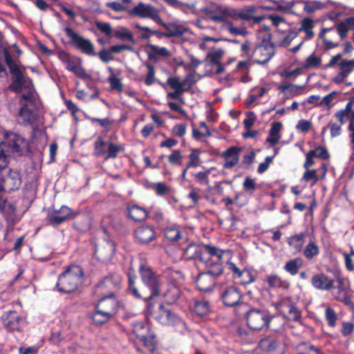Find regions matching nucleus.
I'll return each mask as SVG.
<instances>
[{
    "instance_id": "nucleus-31",
    "label": "nucleus",
    "mask_w": 354,
    "mask_h": 354,
    "mask_svg": "<svg viewBox=\"0 0 354 354\" xmlns=\"http://www.w3.org/2000/svg\"><path fill=\"white\" fill-rule=\"evenodd\" d=\"M295 348L297 354H324L320 348L308 342H301Z\"/></svg>"
},
{
    "instance_id": "nucleus-5",
    "label": "nucleus",
    "mask_w": 354,
    "mask_h": 354,
    "mask_svg": "<svg viewBox=\"0 0 354 354\" xmlns=\"http://www.w3.org/2000/svg\"><path fill=\"white\" fill-rule=\"evenodd\" d=\"M120 275L111 274L104 277L94 288L93 292L97 296L115 297V293L121 288Z\"/></svg>"
},
{
    "instance_id": "nucleus-40",
    "label": "nucleus",
    "mask_w": 354,
    "mask_h": 354,
    "mask_svg": "<svg viewBox=\"0 0 354 354\" xmlns=\"http://www.w3.org/2000/svg\"><path fill=\"white\" fill-rule=\"evenodd\" d=\"M325 318L328 326L333 328L336 326L337 315L333 308L330 307H327L326 308Z\"/></svg>"
},
{
    "instance_id": "nucleus-57",
    "label": "nucleus",
    "mask_w": 354,
    "mask_h": 354,
    "mask_svg": "<svg viewBox=\"0 0 354 354\" xmlns=\"http://www.w3.org/2000/svg\"><path fill=\"white\" fill-rule=\"evenodd\" d=\"M145 66H147V68L148 69V73L145 80V82L147 86H150V85L153 84L155 82V77H154L155 70H154L153 66L149 63H147L145 64Z\"/></svg>"
},
{
    "instance_id": "nucleus-62",
    "label": "nucleus",
    "mask_w": 354,
    "mask_h": 354,
    "mask_svg": "<svg viewBox=\"0 0 354 354\" xmlns=\"http://www.w3.org/2000/svg\"><path fill=\"white\" fill-rule=\"evenodd\" d=\"M151 48L153 52L157 55H160L165 58L171 56V53L166 48H160L157 46H151Z\"/></svg>"
},
{
    "instance_id": "nucleus-34",
    "label": "nucleus",
    "mask_w": 354,
    "mask_h": 354,
    "mask_svg": "<svg viewBox=\"0 0 354 354\" xmlns=\"http://www.w3.org/2000/svg\"><path fill=\"white\" fill-rule=\"evenodd\" d=\"M281 127L282 124L281 122H273L270 129L269 136L266 139V142H269L272 146L277 145L280 139L279 132Z\"/></svg>"
},
{
    "instance_id": "nucleus-23",
    "label": "nucleus",
    "mask_w": 354,
    "mask_h": 354,
    "mask_svg": "<svg viewBox=\"0 0 354 354\" xmlns=\"http://www.w3.org/2000/svg\"><path fill=\"white\" fill-rule=\"evenodd\" d=\"M72 217V210L66 206H62L59 209H54V214L49 216L48 219L52 225H57Z\"/></svg>"
},
{
    "instance_id": "nucleus-54",
    "label": "nucleus",
    "mask_w": 354,
    "mask_h": 354,
    "mask_svg": "<svg viewBox=\"0 0 354 354\" xmlns=\"http://www.w3.org/2000/svg\"><path fill=\"white\" fill-rule=\"evenodd\" d=\"M223 54V51L218 50L214 53H209L206 56V59H209V65L213 66L219 64V60Z\"/></svg>"
},
{
    "instance_id": "nucleus-61",
    "label": "nucleus",
    "mask_w": 354,
    "mask_h": 354,
    "mask_svg": "<svg viewBox=\"0 0 354 354\" xmlns=\"http://www.w3.org/2000/svg\"><path fill=\"white\" fill-rule=\"evenodd\" d=\"M267 282L269 286L272 288L280 287L281 286V279L275 274L268 276Z\"/></svg>"
},
{
    "instance_id": "nucleus-41",
    "label": "nucleus",
    "mask_w": 354,
    "mask_h": 354,
    "mask_svg": "<svg viewBox=\"0 0 354 354\" xmlns=\"http://www.w3.org/2000/svg\"><path fill=\"white\" fill-rule=\"evenodd\" d=\"M106 146L108 147V143L104 141L102 137H98L95 142V156L100 157L105 154Z\"/></svg>"
},
{
    "instance_id": "nucleus-25",
    "label": "nucleus",
    "mask_w": 354,
    "mask_h": 354,
    "mask_svg": "<svg viewBox=\"0 0 354 354\" xmlns=\"http://www.w3.org/2000/svg\"><path fill=\"white\" fill-rule=\"evenodd\" d=\"M135 236L140 243H147L156 239V232L152 227L145 225L136 230Z\"/></svg>"
},
{
    "instance_id": "nucleus-46",
    "label": "nucleus",
    "mask_w": 354,
    "mask_h": 354,
    "mask_svg": "<svg viewBox=\"0 0 354 354\" xmlns=\"http://www.w3.org/2000/svg\"><path fill=\"white\" fill-rule=\"evenodd\" d=\"M122 150H123L122 147L115 145L112 142L108 143L107 155L104 158V160L116 158L117 153Z\"/></svg>"
},
{
    "instance_id": "nucleus-51",
    "label": "nucleus",
    "mask_w": 354,
    "mask_h": 354,
    "mask_svg": "<svg viewBox=\"0 0 354 354\" xmlns=\"http://www.w3.org/2000/svg\"><path fill=\"white\" fill-rule=\"evenodd\" d=\"M336 301L343 303L353 312V315H354V298L349 292L339 297Z\"/></svg>"
},
{
    "instance_id": "nucleus-26",
    "label": "nucleus",
    "mask_w": 354,
    "mask_h": 354,
    "mask_svg": "<svg viewBox=\"0 0 354 354\" xmlns=\"http://www.w3.org/2000/svg\"><path fill=\"white\" fill-rule=\"evenodd\" d=\"M33 93H24L21 96L20 104L21 107L20 108L18 115L22 118L24 122H28L30 120L32 112L27 108L29 104L32 102Z\"/></svg>"
},
{
    "instance_id": "nucleus-8",
    "label": "nucleus",
    "mask_w": 354,
    "mask_h": 354,
    "mask_svg": "<svg viewBox=\"0 0 354 354\" xmlns=\"http://www.w3.org/2000/svg\"><path fill=\"white\" fill-rule=\"evenodd\" d=\"M259 348L267 354H284L286 345L282 337L266 335L258 342Z\"/></svg>"
},
{
    "instance_id": "nucleus-13",
    "label": "nucleus",
    "mask_w": 354,
    "mask_h": 354,
    "mask_svg": "<svg viewBox=\"0 0 354 354\" xmlns=\"http://www.w3.org/2000/svg\"><path fill=\"white\" fill-rule=\"evenodd\" d=\"M139 272L142 282L147 285L151 290L152 296H157L160 294V280L159 275L157 274L151 267H140Z\"/></svg>"
},
{
    "instance_id": "nucleus-63",
    "label": "nucleus",
    "mask_w": 354,
    "mask_h": 354,
    "mask_svg": "<svg viewBox=\"0 0 354 354\" xmlns=\"http://www.w3.org/2000/svg\"><path fill=\"white\" fill-rule=\"evenodd\" d=\"M257 117L253 112H248L246 118L243 120V124L245 129H250L254 124Z\"/></svg>"
},
{
    "instance_id": "nucleus-15",
    "label": "nucleus",
    "mask_w": 354,
    "mask_h": 354,
    "mask_svg": "<svg viewBox=\"0 0 354 354\" xmlns=\"http://www.w3.org/2000/svg\"><path fill=\"white\" fill-rule=\"evenodd\" d=\"M274 54V46L270 41L263 40L252 51L255 62L263 64L268 62Z\"/></svg>"
},
{
    "instance_id": "nucleus-17",
    "label": "nucleus",
    "mask_w": 354,
    "mask_h": 354,
    "mask_svg": "<svg viewBox=\"0 0 354 354\" xmlns=\"http://www.w3.org/2000/svg\"><path fill=\"white\" fill-rule=\"evenodd\" d=\"M233 271V278L238 279V282L242 285H248L254 282L257 274L252 267H243L242 269L239 267H230Z\"/></svg>"
},
{
    "instance_id": "nucleus-19",
    "label": "nucleus",
    "mask_w": 354,
    "mask_h": 354,
    "mask_svg": "<svg viewBox=\"0 0 354 354\" xmlns=\"http://www.w3.org/2000/svg\"><path fill=\"white\" fill-rule=\"evenodd\" d=\"M101 299L95 305L98 308L113 317L118 313L119 303L116 297L100 296Z\"/></svg>"
},
{
    "instance_id": "nucleus-37",
    "label": "nucleus",
    "mask_w": 354,
    "mask_h": 354,
    "mask_svg": "<svg viewBox=\"0 0 354 354\" xmlns=\"http://www.w3.org/2000/svg\"><path fill=\"white\" fill-rule=\"evenodd\" d=\"M315 26L314 21L310 18H304L301 21V27L299 28V32H304L306 35V37L308 39H312L315 34L313 32L312 29Z\"/></svg>"
},
{
    "instance_id": "nucleus-48",
    "label": "nucleus",
    "mask_w": 354,
    "mask_h": 354,
    "mask_svg": "<svg viewBox=\"0 0 354 354\" xmlns=\"http://www.w3.org/2000/svg\"><path fill=\"white\" fill-rule=\"evenodd\" d=\"M225 23L227 25V28L231 34H232L234 35H242V36H245L248 34V31L246 30V29L245 28L234 27L233 25V23L232 21H229L227 20V21H225Z\"/></svg>"
},
{
    "instance_id": "nucleus-24",
    "label": "nucleus",
    "mask_w": 354,
    "mask_h": 354,
    "mask_svg": "<svg viewBox=\"0 0 354 354\" xmlns=\"http://www.w3.org/2000/svg\"><path fill=\"white\" fill-rule=\"evenodd\" d=\"M335 277L337 278V285L333 287L332 295L335 300L341 297L350 291V286L348 281L339 275V271H335Z\"/></svg>"
},
{
    "instance_id": "nucleus-50",
    "label": "nucleus",
    "mask_w": 354,
    "mask_h": 354,
    "mask_svg": "<svg viewBox=\"0 0 354 354\" xmlns=\"http://www.w3.org/2000/svg\"><path fill=\"white\" fill-rule=\"evenodd\" d=\"M199 151L193 149L189 155V162L187 165V168L198 167L199 165Z\"/></svg>"
},
{
    "instance_id": "nucleus-55",
    "label": "nucleus",
    "mask_w": 354,
    "mask_h": 354,
    "mask_svg": "<svg viewBox=\"0 0 354 354\" xmlns=\"http://www.w3.org/2000/svg\"><path fill=\"white\" fill-rule=\"evenodd\" d=\"M318 252H319V249H318V247L317 246V245L315 244L314 243L311 242L306 245V247L304 251V254L307 258L311 259L315 255L317 254Z\"/></svg>"
},
{
    "instance_id": "nucleus-38",
    "label": "nucleus",
    "mask_w": 354,
    "mask_h": 354,
    "mask_svg": "<svg viewBox=\"0 0 354 354\" xmlns=\"http://www.w3.org/2000/svg\"><path fill=\"white\" fill-rule=\"evenodd\" d=\"M114 36L121 40H127L135 43L133 33L124 27H120L118 30H113Z\"/></svg>"
},
{
    "instance_id": "nucleus-49",
    "label": "nucleus",
    "mask_w": 354,
    "mask_h": 354,
    "mask_svg": "<svg viewBox=\"0 0 354 354\" xmlns=\"http://www.w3.org/2000/svg\"><path fill=\"white\" fill-rule=\"evenodd\" d=\"M309 152H313L314 158H319L322 160H327L329 158L327 149L321 146L317 147L314 149L309 151Z\"/></svg>"
},
{
    "instance_id": "nucleus-32",
    "label": "nucleus",
    "mask_w": 354,
    "mask_h": 354,
    "mask_svg": "<svg viewBox=\"0 0 354 354\" xmlns=\"http://www.w3.org/2000/svg\"><path fill=\"white\" fill-rule=\"evenodd\" d=\"M90 317L96 326L105 324L113 318L106 313L98 308L97 306H95L94 312Z\"/></svg>"
},
{
    "instance_id": "nucleus-21",
    "label": "nucleus",
    "mask_w": 354,
    "mask_h": 354,
    "mask_svg": "<svg viewBox=\"0 0 354 354\" xmlns=\"http://www.w3.org/2000/svg\"><path fill=\"white\" fill-rule=\"evenodd\" d=\"M311 283L315 289L329 290L334 287V279L324 273H318L312 277Z\"/></svg>"
},
{
    "instance_id": "nucleus-30",
    "label": "nucleus",
    "mask_w": 354,
    "mask_h": 354,
    "mask_svg": "<svg viewBox=\"0 0 354 354\" xmlns=\"http://www.w3.org/2000/svg\"><path fill=\"white\" fill-rule=\"evenodd\" d=\"M128 215L132 220L141 222L147 218V212L145 209L137 205H132L128 207Z\"/></svg>"
},
{
    "instance_id": "nucleus-36",
    "label": "nucleus",
    "mask_w": 354,
    "mask_h": 354,
    "mask_svg": "<svg viewBox=\"0 0 354 354\" xmlns=\"http://www.w3.org/2000/svg\"><path fill=\"white\" fill-rule=\"evenodd\" d=\"M210 303L207 300L196 301L194 310L199 316H204L210 312Z\"/></svg>"
},
{
    "instance_id": "nucleus-45",
    "label": "nucleus",
    "mask_w": 354,
    "mask_h": 354,
    "mask_svg": "<svg viewBox=\"0 0 354 354\" xmlns=\"http://www.w3.org/2000/svg\"><path fill=\"white\" fill-rule=\"evenodd\" d=\"M165 236L171 241H176L180 237V232L175 227H167L164 232Z\"/></svg>"
},
{
    "instance_id": "nucleus-53",
    "label": "nucleus",
    "mask_w": 354,
    "mask_h": 354,
    "mask_svg": "<svg viewBox=\"0 0 354 354\" xmlns=\"http://www.w3.org/2000/svg\"><path fill=\"white\" fill-rule=\"evenodd\" d=\"M97 55L100 60L104 63H108L114 59L113 53L111 51L110 48L109 49L103 48L102 50H100L97 53Z\"/></svg>"
},
{
    "instance_id": "nucleus-10",
    "label": "nucleus",
    "mask_w": 354,
    "mask_h": 354,
    "mask_svg": "<svg viewBox=\"0 0 354 354\" xmlns=\"http://www.w3.org/2000/svg\"><path fill=\"white\" fill-rule=\"evenodd\" d=\"M0 320L8 333L23 331L24 320L16 310L5 311L1 316Z\"/></svg>"
},
{
    "instance_id": "nucleus-56",
    "label": "nucleus",
    "mask_w": 354,
    "mask_h": 354,
    "mask_svg": "<svg viewBox=\"0 0 354 354\" xmlns=\"http://www.w3.org/2000/svg\"><path fill=\"white\" fill-rule=\"evenodd\" d=\"M152 189H154L156 194L160 196H165L170 191V188L163 183L153 184Z\"/></svg>"
},
{
    "instance_id": "nucleus-16",
    "label": "nucleus",
    "mask_w": 354,
    "mask_h": 354,
    "mask_svg": "<svg viewBox=\"0 0 354 354\" xmlns=\"http://www.w3.org/2000/svg\"><path fill=\"white\" fill-rule=\"evenodd\" d=\"M131 16L140 18H149L155 22L160 21L158 10L151 4L140 2L133 8L128 11Z\"/></svg>"
},
{
    "instance_id": "nucleus-47",
    "label": "nucleus",
    "mask_w": 354,
    "mask_h": 354,
    "mask_svg": "<svg viewBox=\"0 0 354 354\" xmlns=\"http://www.w3.org/2000/svg\"><path fill=\"white\" fill-rule=\"evenodd\" d=\"M302 179L306 182L312 180V185H315L319 180L317 170L306 169Z\"/></svg>"
},
{
    "instance_id": "nucleus-64",
    "label": "nucleus",
    "mask_w": 354,
    "mask_h": 354,
    "mask_svg": "<svg viewBox=\"0 0 354 354\" xmlns=\"http://www.w3.org/2000/svg\"><path fill=\"white\" fill-rule=\"evenodd\" d=\"M354 330V323L343 322L342 328L341 330L342 335L344 337L349 335Z\"/></svg>"
},
{
    "instance_id": "nucleus-44",
    "label": "nucleus",
    "mask_w": 354,
    "mask_h": 354,
    "mask_svg": "<svg viewBox=\"0 0 354 354\" xmlns=\"http://www.w3.org/2000/svg\"><path fill=\"white\" fill-rule=\"evenodd\" d=\"M95 26L106 36H111L113 33L114 30H113L112 27L109 23L95 21Z\"/></svg>"
},
{
    "instance_id": "nucleus-35",
    "label": "nucleus",
    "mask_w": 354,
    "mask_h": 354,
    "mask_svg": "<svg viewBox=\"0 0 354 354\" xmlns=\"http://www.w3.org/2000/svg\"><path fill=\"white\" fill-rule=\"evenodd\" d=\"M129 287L128 291L129 294H131L136 298H142L140 295L138 290L135 286V279H136V274L132 267H130L127 272Z\"/></svg>"
},
{
    "instance_id": "nucleus-9",
    "label": "nucleus",
    "mask_w": 354,
    "mask_h": 354,
    "mask_svg": "<svg viewBox=\"0 0 354 354\" xmlns=\"http://www.w3.org/2000/svg\"><path fill=\"white\" fill-rule=\"evenodd\" d=\"M276 308L288 320L297 322L301 318V311L290 297H282L276 304Z\"/></svg>"
},
{
    "instance_id": "nucleus-3",
    "label": "nucleus",
    "mask_w": 354,
    "mask_h": 354,
    "mask_svg": "<svg viewBox=\"0 0 354 354\" xmlns=\"http://www.w3.org/2000/svg\"><path fill=\"white\" fill-rule=\"evenodd\" d=\"M84 281V272L82 267H67L66 270L59 274L57 287L61 292L71 293Z\"/></svg>"
},
{
    "instance_id": "nucleus-6",
    "label": "nucleus",
    "mask_w": 354,
    "mask_h": 354,
    "mask_svg": "<svg viewBox=\"0 0 354 354\" xmlns=\"http://www.w3.org/2000/svg\"><path fill=\"white\" fill-rule=\"evenodd\" d=\"M223 272L222 267H209L207 270L200 272L196 280L198 289L204 292H212L217 277Z\"/></svg>"
},
{
    "instance_id": "nucleus-39",
    "label": "nucleus",
    "mask_w": 354,
    "mask_h": 354,
    "mask_svg": "<svg viewBox=\"0 0 354 354\" xmlns=\"http://www.w3.org/2000/svg\"><path fill=\"white\" fill-rule=\"evenodd\" d=\"M339 73L348 77V75L354 70V61L353 59H343L338 63Z\"/></svg>"
},
{
    "instance_id": "nucleus-29",
    "label": "nucleus",
    "mask_w": 354,
    "mask_h": 354,
    "mask_svg": "<svg viewBox=\"0 0 354 354\" xmlns=\"http://www.w3.org/2000/svg\"><path fill=\"white\" fill-rule=\"evenodd\" d=\"M202 249L203 244L198 245L195 243H190L185 250V257L187 259H198L201 262H204L205 260L203 257Z\"/></svg>"
},
{
    "instance_id": "nucleus-27",
    "label": "nucleus",
    "mask_w": 354,
    "mask_h": 354,
    "mask_svg": "<svg viewBox=\"0 0 354 354\" xmlns=\"http://www.w3.org/2000/svg\"><path fill=\"white\" fill-rule=\"evenodd\" d=\"M1 181L3 185V190L8 191L18 189L21 183L19 174L17 171H10Z\"/></svg>"
},
{
    "instance_id": "nucleus-1",
    "label": "nucleus",
    "mask_w": 354,
    "mask_h": 354,
    "mask_svg": "<svg viewBox=\"0 0 354 354\" xmlns=\"http://www.w3.org/2000/svg\"><path fill=\"white\" fill-rule=\"evenodd\" d=\"M203 13L214 22H225L228 19L245 21H252L258 24L265 19L264 16H256L257 9L249 6L242 9H235L210 3L202 9Z\"/></svg>"
},
{
    "instance_id": "nucleus-11",
    "label": "nucleus",
    "mask_w": 354,
    "mask_h": 354,
    "mask_svg": "<svg viewBox=\"0 0 354 354\" xmlns=\"http://www.w3.org/2000/svg\"><path fill=\"white\" fill-rule=\"evenodd\" d=\"M12 77V83L9 86V89L16 93H20L22 88H24L30 93H32L33 85L32 80L26 77L23 71L18 66L10 71Z\"/></svg>"
},
{
    "instance_id": "nucleus-33",
    "label": "nucleus",
    "mask_w": 354,
    "mask_h": 354,
    "mask_svg": "<svg viewBox=\"0 0 354 354\" xmlns=\"http://www.w3.org/2000/svg\"><path fill=\"white\" fill-rule=\"evenodd\" d=\"M132 332L136 335V339L145 336L149 335L153 331L150 327L142 322H134L132 324Z\"/></svg>"
},
{
    "instance_id": "nucleus-18",
    "label": "nucleus",
    "mask_w": 354,
    "mask_h": 354,
    "mask_svg": "<svg viewBox=\"0 0 354 354\" xmlns=\"http://www.w3.org/2000/svg\"><path fill=\"white\" fill-rule=\"evenodd\" d=\"M203 248H204L212 257L216 259L217 261L214 263V265L229 263L230 266H234L233 263L229 262L231 255L230 250H221L216 247L205 244H203Z\"/></svg>"
},
{
    "instance_id": "nucleus-4",
    "label": "nucleus",
    "mask_w": 354,
    "mask_h": 354,
    "mask_svg": "<svg viewBox=\"0 0 354 354\" xmlns=\"http://www.w3.org/2000/svg\"><path fill=\"white\" fill-rule=\"evenodd\" d=\"M354 29V17H348L343 21L337 23L334 27L332 28H323L319 34V38L322 39L325 50H328L337 47L339 44L338 42H333L326 37V32H337L341 40L347 37L348 30Z\"/></svg>"
},
{
    "instance_id": "nucleus-43",
    "label": "nucleus",
    "mask_w": 354,
    "mask_h": 354,
    "mask_svg": "<svg viewBox=\"0 0 354 354\" xmlns=\"http://www.w3.org/2000/svg\"><path fill=\"white\" fill-rule=\"evenodd\" d=\"M322 59L315 53L311 54L310 56L307 57L306 59V62L304 64V68H319L321 65Z\"/></svg>"
},
{
    "instance_id": "nucleus-42",
    "label": "nucleus",
    "mask_w": 354,
    "mask_h": 354,
    "mask_svg": "<svg viewBox=\"0 0 354 354\" xmlns=\"http://www.w3.org/2000/svg\"><path fill=\"white\" fill-rule=\"evenodd\" d=\"M304 234L300 233L289 238L288 243L299 251L304 244Z\"/></svg>"
},
{
    "instance_id": "nucleus-28",
    "label": "nucleus",
    "mask_w": 354,
    "mask_h": 354,
    "mask_svg": "<svg viewBox=\"0 0 354 354\" xmlns=\"http://www.w3.org/2000/svg\"><path fill=\"white\" fill-rule=\"evenodd\" d=\"M9 146L13 153L20 156L26 151L28 143L21 136L14 134L9 141Z\"/></svg>"
},
{
    "instance_id": "nucleus-20",
    "label": "nucleus",
    "mask_w": 354,
    "mask_h": 354,
    "mask_svg": "<svg viewBox=\"0 0 354 354\" xmlns=\"http://www.w3.org/2000/svg\"><path fill=\"white\" fill-rule=\"evenodd\" d=\"M114 244L113 242L106 241L97 246L95 250V256L101 263H108L114 253Z\"/></svg>"
},
{
    "instance_id": "nucleus-59",
    "label": "nucleus",
    "mask_w": 354,
    "mask_h": 354,
    "mask_svg": "<svg viewBox=\"0 0 354 354\" xmlns=\"http://www.w3.org/2000/svg\"><path fill=\"white\" fill-rule=\"evenodd\" d=\"M243 186L244 189L250 194H252L257 189V185L254 180L250 177L245 178Z\"/></svg>"
},
{
    "instance_id": "nucleus-22",
    "label": "nucleus",
    "mask_w": 354,
    "mask_h": 354,
    "mask_svg": "<svg viewBox=\"0 0 354 354\" xmlns=\"http://www.w3.org/2000/svg\"><path fill=\"white\" fill-rule=\"evenodd\" d=\"M241 151V148L237 147H231L226 151H223L222 156L225 160L223 164V167L225 169H230L234 167L239 162V153Z\"/></svg>"
},
{
    "instance_id": "nucleus-7",
    "label": "nucleus",
    "mask_w": 354,
    "mask_h": 354,
    "mask_svg": "<svg viewBox=\"0 0 354 354\" xmlns=\"http://www.w3.org/2000/svg\"><path fill=\"white\" fill-rule=\"evenodd\" d=\"M152 304H149L148 311L151 317L162 325H173L178 322L179 317L171 310L163 304H159L156 309L152 310Z\"/></svg>"
},
{
    "instance_id": "nucleus-2",
    "label": "nucleus",
    "mask_w": 354,
    "mask_h": 354,
    "mask_svg": "<svg viewBox=\"0 0 354 354\" xmlns=\"http://www.w3.org/2000/svg\"><path fill=\"white\" fill-rule=\"evenodd\" d=\"M235 313L237 316L245 318L246 325L252 330L259 331L264 328L273 331L279 330L273 324L274 319L277 317L270 315L265 309L254 307L248 303H243L235 310Z\"/></svg>"
},
{
    "instance_id": "nucleus-58",
    "label": "nucleus",
    "mask_w": 354,
    "mask_h": 354,
    "mask_svg": "<svg viewBox=\"0 0 354 354\" xmlns=\"http://www.w3.org/2000/svg\"><path fill=\"white\" fill-rule=\"evenodd\" d=\"M252 43L249 40H246L244 43L241 44V50L243 54V56L247 57L250 61L253 59L252 53H250Z\"/></svg>"
},
{
    "instance_id": "nucleus-60",
    "label": "nucleus",
    "mask_w": 354,
    "mask_h": 354,
    "mask_svg": "<svg viewBox=\"0 0 354 354\" xmlns=\"http://www.w3.org/2000/svg\"><path fill=\"white\" fill-rule=\"evenodd\" d=\"M298 32L295 30H290L288 35L283 39V40L279 44L281 46H288L290 44V42L297 37Z\"/></svg>"
},
{
    "instance_id": "nucleus-52",
    "label": "nucleus",
    "mask_w": 354,
    "mask_h": 354,
    "mask_svg": "<svg viewBox=\"0 0 354 354\" xmlns=\"http://www.w3.org/2000/svg\"><path fill=\"white\" fill-rule=\"evenodd\" d=\"M108 81L113 90H115L118 93H121L123 91V84L120 80L116 77L113 74L109 77Z\"/></svg>"
},
{
    "instance_id": "nucleus-12",
    "label": "nucleus",
    "mask_w": 354,
    "mask_h": 354,
    "mask_svg": "<svg viewBox=\"0 0 354 354\" xmlns=\"http://www.w3.org/2000/svg\"><path fill=\"white\" fill-rule=\"evenodd\" d=\"M64 31L69 38H71V43L75 48L81 50L83 53L90 55H96L94 50V46L92 42L87 39L80 36L77 33L74 32L72 28L66 27Z\"/></svg>"
},
{
    "instance_id": "nucleus-14",
    "label": "nucleus",
    "mask_w": 354,
    "mask_h": 354,
    "mask_svg": "<svg viewBox=\"0 0 354 354\" xmlns=\"http://www.w3.org/2000/svg\"><path fill=\"white\" fill-rule=\"evenodd\" d=\"M243 297L240 289L234 286L225 287L220 294V299L223 305L227 307H234V310L243 303L241 301Z\"/></svg>"
}]
</instances>
